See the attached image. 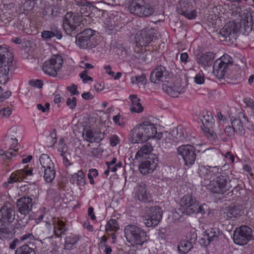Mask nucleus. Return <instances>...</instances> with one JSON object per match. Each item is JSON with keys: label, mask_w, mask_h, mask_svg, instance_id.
I'll return each instance as SVG.
<instances>
[{"label": "nucleus", "mask_w": 254, "mask_h": 254, "mask_svg": "<svg viewBox=\"0 0 254 254\" xmlns=\"http://www.w3.org/2000/svg\"><path fill=\"white\" fill-rule=\"evenodd\" d=\"M236 12H238L239 15L241 17V22L229 21L219 31V34L222 36L226 38H229L230 40L231 39H235L236 34L243 27L246 32L251 31L252 29V14L247 9L242 11L241 8L239 7L236 8Z\"/></svg>", "instance_id": "f257e3e1"}, {"label": "nucleus", "mask_w": 254, "mask_h": 254, "mask_svg": "<svg viewBox=\"0 0 254 254\" xmlns=\"http://www.w3.org/2000/svg\"><path fill=\"white\" fill-rule=\"evenodd\" d=\"M156 134L157 129L154 125L150 122L145 121L132 129L131 139L132 143H138L147 141Z\"/></svg>", "instance_id": "f03ea898"}, {"label": "nucleus", "mask_w": 254, "mask_h": 254, "mask_svg": "<svg viewBox=\"0 0 254 254\" xmlns=\"http://www.w3.org/2000/svg\"><path fill=\"white\" fill-rule=\"evenodd\" d=\"M124 235L127 242L131 246H142L149 237L141 227L134 224H128L124 228Z\"/></svg>", "instance_id": "7ed1b4c3"}, {"label": "nucleus", "mask_w": 254, "mask_h": 254, "mask_svg": "<svg viewBox=\"0 0 254 254\" xmlns=\"http://www.w3.org/2000/svg\"><path fill=\"white\" fill-rule=\"evenodd\" d=\"M83 16L78 13L67 12L63 20V28L67 35L72 36L78 32L81 29Z\"/></svg>", "instance_id": "20e7f679"}, {"label": "nucleus", "mask_w": 254, "mask_h": 254, "mask_svg": "<svg viewBox=\"0 0 254 254\" xmlns=\"http://www.w3.org/2000/svg\"><path fill=\"white\" fill-rule=\"evenodd\" d=\"M13 56L5 48L0 46V83L5 84L9 80L10 67L12 64Z\"/></svg>", "instance_id": "39448f33"}, {"label": "nucleus", "mask_w": 254, "mask_h": 254, "mask_svg": "<svg viewBox=\"0 0 254 254\" xmlns=\"http://www.w3.org/2000/svg\"><path fill=\"white\" fill-rule=\"evenodd\" d=\"M232 188L231 180L224 174L217 177L207 185V189L211 192L220 194H223Z\"/></svg>", "instance_id": "423d86ee"}, {"label": "nucleus", "mask_w": 254, "mask_h": 254, "mask_svg": "<svg viewBox=\"0 0 254 254\" xmlns=\"http://www.w3.org/2000/svg\"><path fill=\"white\" fill-rule=\"evenodd\" d=\"M128 8L131 13L141 17H149L155 11L154 7L146 3L144 0H133Z\"/></svg>", "instance_id": "0eeeda50"}, {"label": "nucleus", "mask_w": 254, "mask_h": 254, "mask_svg": "<svg viewBox=\"0 0 254 254\" xmlns=\"http://www.w3.org/2000/svg\"><path fill=\"white\" fill-rule=\"evenodd\" d=\"M63 59L60 55H54L43 65V70L46 74L56 77L62 67Z\"/></svg>", "instance_id": "6e6552de"}, {"label": "nucleus", "mask_w": 254, "mask_h": 254, "mask_svg": "<svg viewBox=\"0 0 254 254\" xmlns=\"http://www.w3.org/2000/svg\"><path fill=\"white\" fill-rule=\"evenodd\" d=\"M252 229L246 225L237 228L233 235L234 243L241 246L246 245L252 239Z\"/></svg>", "instance_id": "1a4fd4ad"}, {"label": "nucleus", "mask_w": 254, "mask_h": 254, "mask_svg": "<svg viewBox=\"0 0 254 254\" xmlns=\"http://www.w3.org/2000/svg\"><path fill=\"white\" fill-rule=\"evenodd\" d=\"M144 216L143 222L147 227H155L158 224L162 219L163 211L158 206H155L148 208Z\"/></svg>", "instance_id": "9d476101"}, {"label": "nucleus", "mask_w": 254, "mask_h": 254, "mask_svg": "<svg viewBox=\"0 0 254 254\" xmlns=\"http://www.w3.org/2000/svg\"><path fill=\"white\" fill-rule=\"evenodd\" d=\"M178 155H181L186 166H190L194 164L196 154L195 148L190 144L182 145L177 148Z\"/></svg>", "instance_id": "9b49d317"}, {"label": "nucleus", "mask_w": 254, "mask_h": 254, "mask_svg": "<svg viewBox=\"0 0 254 254\" xmlns=\"http://www.w3.org/2000/svg\"><path fill=\"white\" fill-rule=\"evenodd\" d=\"M198 207V201L192 195H184L180 201V208L183 214L190 215L195 213Z\"/></svg>", "instance_id": "f8f14e48"}, {"label": "nucleus", "mask_w": 254, "mask_h": 254, "mask_svg": "<svg viewBox=\"0 0 254 254\" xmlns=\"http://www.w3.org/2000/svg\"><path fill=\"white\" fill-rule=\"evenodd\" d=\"M193 2V0H180L177 7L178 13L188 19H194L197 12L195 10H192Z\"/></svg>", "instance_id": "ddd939ff"}, {"label": "nucleus", "mask_w": 254, "mask_h": 254, "mask_svg": "<svg viewBox=\"0 0 254 254\" xmlns=\"http://www.w3.org/2000/svg\"><path fill=\"white\" fill-rule=\"evenodd\" d=\"M150 79L152 83L157 84L168 81L169 77L166 67L161 65L156 66L151 72Z\"/></svg>", "instance_id": "4468645a"}, {"label": "nucleus", "mask_w": 254, "mask_h": 254, "mask_svg": "<svg viewBox=\"0 0 254 254\" xmlns=\"http://www.w3.org/2000/svg\"><path fill=\"white\" fill-rule=\"evenodd\" d=\"M94 31L91 29H86L76 36V44L81 48L92 47L91 38L94 35Z\"/></svg>", "instance_id": "2eb2a0df"}, {"label": "nucleus", "mask_w": 254, "mask_h": 254, "mask_svg": "<svg viewBox=\"0 0 254 254\" xmlns=\"http://www.w3.org/2000/svg\"><path fill=\"white\" fill-rule=\"evenodd\" d=\"M33 205V199L29 196H23L19 198L16 202L18 212L24 216L28 215L32 211Z\"/></svg>", "instance_id": "dca6fc26"}, {"label": "nucleus", "mask_w": 254, "mask_h": 254, "mask_svg": "<svg viewBox=\"0 0 254 254\" xmlns=\"http://www.w3.org/2000/svg\"><path fill=\"white\" fill-rule=\"evenodd\" d=\"M15 212L10 203H5L0 209V222L11 223L15 219Z\"/></svg>", "instance_id": "f3484780"}, {"label": "nucleus", "mask_w": 254, "mask_h": 254, "mask_svg": "<svg viewBox=\"0 0 254 254\" xmlns=\"http://www.w3.org/2000/svg\"><path fill=\"white\" fill-rule=\"evenodd\" d=\"M232 127L236 133L240 135L244 134L245 131L244 125L247 127L249 122L248 118L243 114H240L238 118L231 119Z\"/></svg>", "instance_id": "a211bd4d"}, {"label": "nucleus", "mask_w": 254, "mask_h": 254, "mask_svg": "<svg viewBox=\"0 0 254 254\" xmlns=\"http://www.w3.org/2000/svg\"><path fill=\"white\" fill-rule=\"evenodd\" d=\"M154 34L153 29H143L136 34V42L141 46H145L153 40V37H157Z\"/></svg>", "instance_id": "6ab92c4d"}, {"label": "nucleus", "mask_w": 254, "mask_h": 254, "mask_svg": "<svg viewBox=\"0 0 254 254\" xmlns=\"http://www.w3.org/2000/svg\"><path fill=\"white\" fill-rule=\"evenodd\" d=\"M134 197L143 203L152 201L151 195L144 184H138L135 188Z\"/></svg>", "instance_id": "aec40b11"}, {"label": "nucleus", "mask_w": 254, "mask_h": 254, "mask_svg": "<svg viewBox=\"0 0 254 254\" xmlns=\"http://www.w3.org/2000/svg\"><path fill=\"white\" fill-rule=\"evenodd\" d=\"M33 175L32 170H26L25 169L16 171L12 173L7 180V182L4 184L5 188L7 187L8 184H13L15 182H19L22 181L26 177Z\"/></svg>", "instance_id": "412c9836"}, {"label": "nucleus", "mask_w": 254, "mask_h": 254, "mask_svg": "<svg viewBox=\"0 0 254 254\" xmlns=\"http://www.w3.org/2000/svg\"><path fill=\"white\" fill-rule=\"evenodd\" d=\"M82 137L84 140L90 143L99 142L104 137V134L101 132L91 130L85 128L82 132Z\"/></svg>", "instance_id": "4be33fe9"}, {"label": "nucleus", "mask_w": 254, "mask_h": 254, "mask_svg": "<svg viewBox=\"0 0 254 254\" xmlns=\"http://www.w3.org/2000/svg\"><path fill=\"white\" fill-rule=\"evenodd\" d=\"M162 88L169 96L175 98L183 92L182 89L178 85H175L169 80L162 84Z\"/></svg>", "instance_id": "5701e85b"}, {"label": "nucleus", "mask_w": 254, "mask_h": 254, "mask_svg": "<svg viewBox=\"0 0 254 254\" xmlns=\"http://www.w3.org/2000/svg\"><path fill=\"white\" fill-rule=\"evenodd\" d=\"M215 57V54L212 52H207L205 54L197 56L196 61L201 67L205 68L210 66L213 63Z\"/></svg>", "instance_id": "b1692460"}, {"label": "nucleus", "mask_w": 254, "mask_h": 254, "mask_svg": "<svg viewBox=\"0 0 254 254\" xmlns=\"http://www.w3.org/2000/svg\"><path fill=\"white\" fill-rule=\"evenodd\" d=\"M221 169L217 166L210 167L206 168L204 166H201L199 169L200 176L204 177L205 180H210L212 179V176L216 175L219 172Z\"/></svg>", "instance_id": "393cba45"}, {"label": "nucleus", "mask_w": 254, "mask_h": 254, "mask_svg": "<svg viewBox=\"0 0 254 254\" xmlns=\"http://www.w3.org/2000/svg\"><path fill=\"white\" fill-rule=\"evenodd\" d=\"M157 163L152 159L142 161L139 165L140 172L143 175L152 172L156 168Z\"/></svg>", "instance_id": "a878e982"}, {"label": "nucleus", "mask_w": 254, "mask_h": 254, "mask_svg": "<svg viewBox=\"0 0 254 254\" xmlns=\"http://www.w3.org/2000/svg\"><path fill=\"white\" fill-rule=\"evenodd\" d=\"M53 225L54 234L58 237L64 234L67 230L64 222L58 218L53 219Z\"/></svg>", "instance_id": "bb28decb"}, {"label": "nucleus", "mask_w": 254, "mask_h": 254, "mask_svg": "<svg viewBox=\"0 0 254 254\" xmlns=\"http://www.w3.org/2000/svg\"><path fill=\"white\" fill-rule=\"evenodd\" d=\"M226 68V67L222 64L221 61L216 60L213 66V73L217 78H222L225 74Z\"/></svg>", "instance_id": "cd10ccee"}, {"label": "nucleus", "mask_w": 254, "mask_h": 254, "mask_svg": "<svg viewBox=\"0 0 254 254\" xmlns=\"http://www.w3.org/2000/svg\"><path fill=\"white\" fill-rule=\"evenodd\" d=\"M39 161L41 164V167H38V170H39V174L40 177H42V174H43V169L49 167H54V164L53 162L51 160L50 157L46 154H42L39 158Z\"/></svg>", "instance_id": "c85d7f7f"}, {"label": "nucleus", "mask_w": 254, "mask_h": 254, "mask_svg": "<svg viewBox=\"0 0 254 254\" xmlns=\"http://www.w3.org/2000/svg\"><path fill=\"white\" fill-rule=\"evenodd\" d=\"M240 212L241 210L238 206L231 205L228 207L227 212H224L226 214L225 217L227 220H234L241 215Z\"/></svg>", "instance_id": "c756f323"}, {"label": "nucleus", "mask_w": 254, "mask_h": 254, "mask_svg": "<svg viewBox=\"0 0 254 254\" xmlns=\"http://www.w3.org/2000/svg\"><path fill=\"white\" fill-rule=\"evenodd\" d=\"M204 128L213 127L214 126L213 119L211 112L203 111L200 117Z\"/></svg>", "instance_id": "7c9ffc66"}, {"label": "nucleus", "mask_w": 254, "mask_h": 254, "mask_svg": "<svg viewBox=\"0 0 254 254\" xmlns=\"http://www.w3.org/2000/svg\"><path fill=\"white\" fill-rule=\"evenodd\" d=\"M79 238L76 236L70 235L65 238L64 249L67 250H71L76 248V244Z\"/></svg>", "instance_id": "2f4dec72"}, {"label": "nucleus", "mask_w": 254, "mask_h": 254, "mask_svg": "<svg viewBox=\"0 0 254 254\" xmlns=\"http://www.w3.org/2000/svg\"><path fill=\"white\" fill-rule=\"evenodd\" d=\"M44 172L43 177L46 182L47 183H51L56 176V171L54 167H49L43 169Z\"/></svg>", "instance_id": "473e14b6"}, {"label": "nucleus", "mask_w": 254, "mask_h": 254, "mask_svg": "<svg viewBox=\"0 0 254 254\" xmlns=\"http://www.w3.org/2000/svg\"><path fill=\"white\" fill-rule=\"evenodd\" d=\"M193 247L192 242L188 239L182 240L178 247V251L183 254L188 253Z\"/></svg>", "instance_id": "72a5a7b5"}, {"label": "nucleus", "mask_w": 254, "mask_h": 254, "mask_svg": "<svg viewBox=\"0 0 254 254\" xmlns=\"http://www.w3.org/2000/svg\"><path fill=\"white\" fill-rule=\"evenodd\" d=\"M153 150L152 146L149 143H147L142 146L137 152L135 155V159H138L143 157L144 155L150 154Z\"/></svg>", "instance_id": "f704fd0d"}, {"label": "nucleus", "mask_w": 254, "mask_h": 254, "mask_svg": "<svg viewBox=\"0 0 254 254\" xmlns=\"http://www.w3.org/2000/svg\"><path fill=\"white\" fill-rule=\"evenodd\" d=\"M222 233V231H220L218 228H211V230L206 235L204 236V239H206L208 240L209 244L212 241L217 239Z\"/></svg>", "instance_id": "c9c22d12"}, {"label": "nucleus", "mask_w": 254, "mask_h": 254, "mask_svg": "<svg viewBox=\"0 0 254 254\" xmlns=\"http://www.w3.org/2000/svg\"><path fill=\"white\" fill-rule=\"evenodd\" d=\"M213 127H205L203 128V132L207 138L213 142H216L217 135L216 132L213 130Z\"/></svg>", "instance_id": "e433bc0d"}, {"label": "nucleus", "mask_w": 254, "mask_h": 254, "mask_svg": "<svg viewBox=\"0 0 254 254\" xmlns=\"http://www.w3.org/2000/svg\"><path fill=\"white\" fill-rule=\"evenodd\" d=\"M213 127H205L203 128V132L207 138L213 142H216L217 135L216 132L213 130Z\"/></svg>", "instance_id": "4c0bfd02"}, {"label": "nucleus", "mask_w": 254, "mask_h": 254, "mask_svg": "<svg viewBox=\"0 0 254 254\" xmlns=\"http://www.w3.org/2000/svg\"><path fill=\"white\" fill-rule=\"evenodd\" d=\"M15 254H36V253L28 245H24L16 249Z\"/></svg>", "instance_id": "58836bf2"}, {"label": "nucleus", "mask_w": 254, "mask_h": 254, "mask_svg": "<svg viewBox=\"0 0 254 254\" xmlns=\"http://www.w3.org/2000/svg\"><path fill=\"white\" fill-rule=\"evenodd\" d=\"M120 229V226L116 220L111 219L109 220L106 225V231L116 232Z\"/></svg>", "instance_id": "ea45409f"}, {"label": "nucleus", "mask_w": 254, "mask_h": 254, "mask_svg": "<svg viewBox=\"0 0 254 254\" xmlns=\"http://www.w3.org/2000/svg\"><path fill=\"white\" fill-rule=\"evenodd\" d=\"M42 37L45 39H50L54 37H57L58 39H61L62 34L57 30L55 31L45 30L42 32Z\"/></svg>", "instance_id": "a19ab883"}, {"label": "nucleus", "mask_w": 254, "mask_h": 254, "mask_svg": "<svg viewBox=\"0 0 254 254\" xmlns=\"http://www.w3.org/2000/svg\"><path fill=\"white\" fill-rule=\"evenodd\" d=\"M12 237V233L8 227L2 226L0 228V239L8 240Z\"/></svg>", "instance_id": "79ce46f5"}, {"label": "nucleus", "mask_w": 254, "mask_h": 254, "mask_svg": "<svg viewBox=\"0 0 254 254\" xmlns=\"http://www.w3.org/2000/svg\"><path fill=\"white\" fill-rule=\"evenodd\" d=\"M140 99H134V102L131 103L130 110L131 112L139 113L143 111V107L140 103Z\"/></svg>", "instance_id": "37998d69"}, {"label": "nucleus", "mask_w": 254, "mask_h": 254, "mask_svg": "<svg viewBox=\"0 0 254 254\" xmlns=\"http://www.w3.org/2000/svg\"><path fill=\"white\" fill-rule=\"evenodd\" d=\"M72 178L73 179H76V183L77 185L83 186L86 183L85 176L81 170H79L77 173H75L73 175Z\"/></svg>", "instance_id": "c03bdc74"}, {"label": "nucleus", "mask_w": 254, "mask_h": 254, "mask_svg": "<svg viewBox=\"0 0 254 254\" xmlns=\"http://www.w3.org/2000/svg\"><path fill=\"white\" fill-rule=\"evenodd\" d=\"M17 149H13L12 148H9L7 151H4L0 149V155L2 156L3 159L5 158L9 159L13 155H15V154H14V153L17 151Z\"/></svg>", "instance_id": "a18cd8bd"}, {"label": "nucleus", "mask_w": 254, "mask_h": 254, "mask_svg": "<svg viewBox=\"0 0 254 254\" xmlns=\"http://www.w3.org/2000/svg\"><path fill=\"white\" fill-rule=\"evenodd\" d=\"M58 150L61 153V156H64L67 151V147L65 144L64 140L63 138L61 139L59 141Z\"/></svg>", "instance_id": "49530a36"}, {"label": "nucleus", "mask_w": 254, "mask_h": 254, "mask_svg": "<svg viewBox=\"0 0 254 254\" xmlns=\"http://www.w3.org/2000/svg\"><path fill=\"white\" fill-rule=\"evenodd\" d=\"M34 3L31 0H26L21 6L23 12L25 11L31 10L33 8Z\"/></svg>", "instance_id": "de8ad7c7"}, {"label": "nucleus", "mask_w": 254, "mask_h": 254, "mask_svg": "<svg viewBox=\"0 0 254 254\" xmlns=\"http://www.w3.org/2000/svg\"><path fill=\"white\" fill-rule=\"evenodd\" d=\"M176 132V137L182 139V138H185V129L183 128L181 126H178L177 127L175 130Z\"/></svg>", "instance_id": "09e8293b"}, {"label": "nucleus", "mask_w": 254, "mask_h": 254, "mask_svg": "<svg viewBox=\"0 0 254 254\" xmlns=\"http://www.w3.org/2000/svg\"><path fill=\"white\" fill-rule=\"evenodd\" d=\"M98 175V171L96 169H91L89 170L88 178L89 179L90 183L92 185L94 184L93 178L96 177Z\"/></svg>", "instance_id": "8fccbe9b"}, {"label": "nucleus", "mask_w": 254, "mask_h": 254, "mask_svg": "<svg viewBox=\"0 0 254 254\" xmlns=\"http://www.w3.org/2000/svg\"><path fill=\"white\" fill-rule=\"evenodd\" d=\"M12 113V110L9 108H4L0 110V119L6 118Z\"/></svg>", "instance_id": "3c124183"}, {"label": "nucleus", "mask_w": 254, "mask_h": 254, "mask_svg": "<svg viewBox=\"0 0 254 254\" xmlns=\"http://www.w3.org/2000/svg\"><path fill=\"white\" fill-rule=\"evenodd\" d=\"M146 79V76L144 74H142L139 76H135L131 78V83L138 84L143 82Z\"/></svg>", "instance_id": "603ef678"}, {"label": "nucleus", "mask_w": 254, "mask_h": 254, "mask_svg": "<svg viewBox=\"0 0 254 254\" xmlns=\"http://www.w3.org/2000/svg\"><path fill=\"white\" fill-rule=\"evenodd\" d=\"M34 236L32 233H27L22 236L20 239V243H27L28 241H31L34 239Z\"/></svg>", "instance_id": "864d4df0"}, {"label": "nucleus", "mask_w": 254, "mask_h": 254, "mask_svg": "<svg viewBox=\"0 0 254 254\" xmlns=\"http://www.w3.org/2000/svg\"><path fill=\"white\" fill-rule=\"evenodd\" d=\"M232 60L231 57L229 56L228 54L224 55L223 56H222L221 59H219L218 60L222 62V64L225 65L226 67L228 66L229 64H232V63L231 62V60Z\"/></svg>", "instance_id": "5fc2aeb1"}, {"label": "nucleus", "mask_w": 254, "mask_h": 254, "mask_svg": "<svg viewBox=\"0 0 254 254\" xmlns=\"http://www.w3.org/2000/svg\"><path fill=\"white\" fill-rule=\"evenodd\" d=\"M2 88L0 86V102L7 99L11 95V92L9 90H7L3 93H2Z\"/></svg>", "instance_id": "6e6d98bb"}, {"label": "nucleus", "mask_w": 254, "mask_h": 254, "mask_svg": "<svg viewBox=\"0 0 254 254\" xmlns=\"http://www.w3.org/2000/svg\"><path fill=\"white\" fill-rule=\"evenodd\" d=\"M88 71L86 70H84L82 72H81L79 74L81 78L82 79L83 82L84 83L86 82L88 80L89 81H93L92 77L88 76Z\"/></svg>", "instance_id": "4d7b16f0"}, {"label": "nucleus", "mask_w": 254, "mask_h": 254, "mask_svg": "<svg viewBox=\"0 0 254 254\" xmlns=\"http://www.w3.org/2000/svg\"><path fill=\"white\" fill-rule=\"evenodd\" d=\"M66 104L69 108L74 109L76 105V98L74 97H72V98H68L66 101Z\"/></svg>", "instance_id": "13d9d810"}, {"label": "nucleus", "mask_w": 254, "mask_h": 254, "mask_svg": "<svg viewBox=\"0 0 254 254\" xmlns=\"http://www.w3.org/2000/svg\"><path fill=\"white\" fill-rule=\"evenodd\" d=\"M163 137V138L162 139V145H163L164 143L165 144V147H166V145L168 143H171L172 139L171 138V135L170 133L165 132L164 133V136H162Z\"/></svg>", "instance_id": "bf43d9fd"}, {"label": "nucleus", "mask_w": 254, "mask_h": 254, "mask_svg": "<svg viewBox=\"0 0 254 254\" xmlns=\"http://www.w3.org/2000/svg\"><path fill=\"white\" fill-rule=\"evenodd\" d=\"M194 82L198 84H202L204 82V75L202 73L197 74L194 78Z\"/></svg>", "instance_id": "052dcab7"}, {"label": "nucleus", "mask_w": 254, "mask_h": 254, "mask_svg": "<svg viewBox=\"0 0 254 254\" xmlns=\"http://www.w3.org/2000/svg\"><path fill=\"white\" fill-rule=\"evenodd\" d=\"M29 83L31 86L39 88H41L43 86L42 81L38 79L30 80Z\"/></svg>", "instance_id": "680f3d73"}, {"label": "nucleus", "mask_w": 254, "mask_h": 254, "mask_svg": "<svg viewBox=\"0 0 254 254\" xmlns=\"http://www.w3.org/2000/svg\"><path fill=\"white\" fill-rule=\"evenodd\" d=\"M110 144L112 146H115L120 142L119 137L116 135H113L110 138Z\"/></svg>", "instance_id": "e2e57ef3"}, {"label": "nucleus", "mask_w": 254, "mask_h": 254, "mask_svg": "<svg viewBox=\"0 0 254 254\" xmlns=\"http://www.w3.org/2000/svg\"><path fill=\"white\" fill-rule=\"evenodd\" d=\"M225 133L228 136H232L234 135L235 131L232 127L227 126L225 128Z\"/></svg>", "instance_id": "0e129e2a"}, {"label": "nucleus", "mask_w": 254, "mask_h": 254, "mask_svg": "<svg viewBox=\"0 0 254 254\" xmlns=\"http://www.w3.org/2000/svg\"><path fill=\"white\" fill-rule=\"evenodd\" d=\"M77 87L74 84H72L71 86H67V89L70 92L72 95H77L79 92L77 90Z\"/></svg>", "instance_id": "69168bd1"}, {"label": "nucleus", "mask_w": 254, "mask_h": 254, "mask_svg": "<svg viewBox=\"0 0 254 254\" xmlns=\"http://www.w3.org/2000/svg\"><path fill=\"white\" fill-rule=\"evenodd\" d=\"M7 143L8 144H10V147L12 148L11 147H15V145L17 144V140L16 138H13V137H8L6 140Z\"/></svg>", "instance_id": "338daca9"}, {"label": "nucleus", "mask_w": 254, "mask_h": 254, "mask_svg": "<svg viewBox=\"0 0 254 254\" xmlns=\"http://www.w3.org/2000/svg\"><path fill=\"white\" fill-rule=\"evenodd\" d=\"M104 69L106 72L111 76H114L115 73L111 70L112 68L110 65H106L104 66Z\"/></svg>", "instance_id": "774afa93"}]
</instances>
